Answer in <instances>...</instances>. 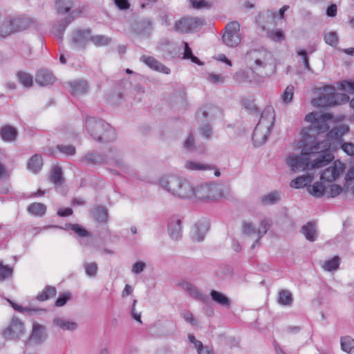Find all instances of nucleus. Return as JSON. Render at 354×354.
<instances>
[{
	"label": "nucleus",
	"instance_id": "obj_55",
	"mask_svg": "<svg viewBox=\"0 0 354 354\" xmlns=\"http://www.w3.org/2000/svg\"><path fill=\"white\" fill-rule=\"evenodd\" d=\"M199 131L201 136L207 140H209L212 136V129L209 124L201 125Z\"/></svg>",
	"mask_w": 354,
	"mask_h": 354
},
{
	"label": "nucleus",
	"instance_id": "obj_33",
	"mask_svg": "<svg viewBox=\"0 0 354 354\" xmlns=\"http://www.w3.org/2000/svg\"><path fill=\"white\" fill-rule=\"evenodd\" d=\"M184 148L190 152L199 151L201 153H205L206 149L203 146L201 149H198L195 145V140L192 133H189L183 142Z\"/></svg>",
	"mask_w": 354,
	"mask_h": 354
},
{
	"label": "nucleus",
	"instance_id": "obj_17",
	"mask_svg": "<svg viewBox=\"0 0 354 354\" xmlns=\"http://www.w3.org/2000/svg\"><path fill=\"white\" fill-rule=\"evenodd\" d=\"M140 60L155 71L165 74H169L170 73V69L169 68L159 62L153 57L144 55L141 57Z\"/></svg>",
	"mask_w": 354,
	"mask_h": 354
},
{
	"label": "nucleus",
	"instance_id": "obj_24",
	"mask_svg": "<svg viewBox=\"0 0 354 354\" xmlns=\"http://www.w3.org/2000/svg\"><path fill=\"white\" fill-rule=\"evenodd\" d=\"M301 232L309 241L313 242L317 239V232L316 225L312 222H308L303 225L301 229Z\"/></svg>",
	"mask_w": 354,
	"mask_h": 354
},
{
	"label": "nucleus",
	"instance_id": "obj_14",
	"mask_svg": "<svg viewBox=\"0 0 354 354\" xmlns=\"http://www.w3.org/2000/svg\"><path fill=\"white\" fill-rule=\"evenodd\" d=\"M91 29H77L71 35V41L74 48H84L89 41Z\"/></svg>",
	"mask_w": 354,
	"mask_h": 354
},
{
	"label": "nucleus",
	"instance_id": "obj_16",
	"mask_svg": "<svg viewBox=\"0 0 354 354\" xmlns=\"http://www.w3.org/2000/svg\"><path fill=\"white\" fill-rule=\"evenodd\" d=\"M55 80V77L51 71L47 69H41L37 71L35 76V82L40 86H47L53 84Z\"/></svg>",
	"mask_w": 354,
	"mask_h": 354
},
{
	"label": "nucleus",
	"instance_id": "obj_39",
	"mask_svg": "<svg viewBox=\"0 0 354 354\" xmlns=\"http://www.w3.org/2000/svg\"><path fill=\"white\" fill-rule=\"evenodd\" d=\"M340 263V259L338 256H335L332 259L325 261L322 265L324 270L333 272L338 269Z\"/></svg>",
	"mask_w": 354,
	"mask_h": 354
},
{
	"label": "nucleus",
	"instance_id": "obj_52",
	"mask_svg": "<svg viewBox=\"0 0 354 354\" xmlns=\"http://www.w3.org/2000/svg\"><path fill=\"white\" fill-rule=\"evenodd\" d=\"M86 274L90 277H95L97 274L98 266L95 262L86 263L84 265Z\"/></svg>",
	"mask_w": 354,
	"mask_h": 354
},
{
	"label": "nucleus",
	"instance_id": "obj_28",
	"mask_svg": "<svg viewBox=\"0 0 354 354\" xmlns=\"http://www.w3.org/2000/svg\"><path fill=\"white\" fill-rule=\"evenodd\" d=\"M209 201H215L224 196V188L217 183L208 184Z\"/></svg>",
	"mask_w": 354,
	"mask_h": 354
},
{
	"label": "nucleus",
	"instance_id": "obj_48",
	"mask_svg": "<svg viewBox=\"0 0 354 354\" xmlns=\"http://www.w3.org/2000/svg\"><path fill=\"white\" fill-rule=\"evenodd\" d=\"M13 33L12 29L11 28L10 24L9 23L7 17L0 25V37L5 38Z\"/></svg>",
	"mask_w": 354,
	"mask_h": 354
},
{
	"label": "nucleus",
	"instance_id": "obj_12",
	"mask_svg": "<svg viewBox=\"0 0 354 354\" xmlns=\"http://www.w3.org/2000/svg\"><path fill=\"white\" fill-rule=\"evenodd\" d=\"M344 169V165L340 161H335L331 166L325 169L321 174L320 180L332 183L339 178Z\"/></svg>",
	"mask_w": 354,
	"mask_h": 354
},
{
	"label": "nucleus",
	"instance_id": "obj_7",
	"mask_svg": "<svg viewBox=\"0 0 354 354\" xmlns=\"http://www.w3.org/2000/svg\"><path fill=\"white\" fill-rule=\"evenodd\" d=\"M240 24L237 21L228 23L225 26V32L223 35V43L229 47L237 46L241 41L239 32Z\"/></svg>",
	"mask_w": 354,
	"mask_h": 354
},
{
	"label": "nucleus",
	"instance_id": "obj_23",
	"mask_svg": "<svg viewBox=\"0 0 354 354\" xmlns=\"http://www.w3.org/2000/svg\"><path fill=\"white\" fill-rule=\"evenodd\" d=\"M209 230V224L206 221H198L196 223L194 230L193 232V239L201 241L204 239V236L206 232Z\"/></svg>",
	"mask_w": 354,
	"mask_h": 354
},
{
	"label": "nucleus",
	"instance_id": "obj_34",
	"mask_svg": "<svg viewBox=\"0 0 354 354\" xmlns=\"http://www.w3.org/2000/svg\"><path fill=\"white\" fill-rule=\"evenodd\" d=\"M73 0H57L56 1V10L59 14L68 13L74 6Z\"/></svg>",
	"mask_w": 354,
	"mask_h": 354
},
{
	"label": "nucleus",
	"instance_id": "obj_45",
	"mask_svg": "<svg viewBox=\"0 0 354 354\" xmlns=\"http://www.w3.org/2000/svg\"><path fill=\"white\" fill-rule=\"evenodd\" d=\"M50 180L55 184H61L64 178L62 177V171L60 167L55 166L50 173Z\"/></svg>",
	"mask_w": 354,
	"mask_h": 354
},
{
	"label": "nucleus",
	"instance_id": "obj_22",
	"mask_svg": "<svg viewBox=\"0 0 354 354\" xmlns=\"http://www.w3.org/2000/svg\"><path fill=\"white\" fill-rule=\"evenodd\" d=\"M181 286L183 290H186L193 298L201 300L203 302L206 301L207 296L203 295L196 286L189 282H183L181 284Z\"/></svg>",
	"mask_w": 354,
	"mask_h": 354
},
{
	"label": "nucleus",
	"instance_id": "obj_13",
	"mask_svg": "<svg viewBox=\"0 0 354 354\" xmlns=\"http://www.w3.org/2000/svg\"><path fill=\"white\" fill-rule=\"evenodd\" d=\"M48 337L46 328L44 325L34 322L31 334L29 338L26 340V344H33L35 345H40L44 343Z\"/></svg>",
	"mask_w": 354,
	"mask_h": 354
},
{
	"label": "nucleus",
	"instance_id": "obj_62",
	"mask_svg": "<svg viewBox=\"0 0 354 354\" xmlns=\"http://www.w3.org/2000/svg\"><path fill=\"white\" fill-rule=\"evenodd\" d=\"M342 192V188L341 186L333 184L330 186L329 194L328 195V197L334 198L340 194Z\"/></svg>",
	"mask_w": 354,
	"mask_h": 354
},
{
	"label": "nucleus",
	"instance_id": "obj_46",
	"mask_svg": "<svg viewBox=\"0 0 354 354\" xmlns=\"http://www.w3.org/2000/svg\"><path fill=\"white\" fill-rule=\"evenodd\" d=\"M183 44L184 45V53L183 58L186 59H190L192 62L201 65L202 63L198 58L192 54V50L189 46V44L187 42H183Z\"/></svg>",
	"mask_w": 354,
	"mask_h": 354
},
{
	"label": "nucleus",
	"instance_id": "obj_57",
	"mask_svg": "<svg viewBox=\"0 0 354 354\" xmlns=\"http://www.w3.org/2000/svg\"><path fill=\"white\" fill-rule=\"evenodd\" d=\"M324 40L328 44L332 46H337L338 43V37L335 32H330L326 34L324 36Z\"/></svg>",
	"mask_w": 354,
	"mask_h": 354
},
{
	"label": "nucleus",
	"instance_id": "obj_10",
	"mask_svg": "<svg viewBox=\"0 0 354 354\" xmlns=\"http://www.w3.org/2000/svg\"><path fill=\"white\" fill-rule=\"evenodd\" d=\"M24 333V323L18 318H12L9 326L3 330V335L5 339L9 340H18Z\"/></svg>",
	"mask_w": 354,
	"mask_h": 354
},
{
	"label": "nucleus",
	"instance_id": "obj_5",
	"mask_svg": "<svg viewBox=\"0 0 354 354\" xmlns=\"http://www.w3.org/2000/svg\"><path fill=\"white\" fill-rule=\"evenodd\" d=\"M245 60L253 70L260 71L270 64L271 54L263 50H252L245 55Z\"/></svg>",
	"mask_w": 354,
	"mask_h": 354
},
{
	"label": "nucleus",
	"instance_id": "obj_40",
	"mask_svg": "<svg viewBox=\"0 0 354 354\" xmlns=\"http://www.w3.org/2000/svg\"><path fill=\"white\" fill-rule=\"evenodd\" d=\"M280 200V194L277 192H272L261 198V202L264 205H272Z\"/></svg>",
	"mask_w": 354,
	"mask_h": 354
},
{
	"label": "nucleus",
	"instance_id": "obj_25",
	"mask_svg": "<svg viewBox=\"0 0 354 354\" xmlns=\"http://www.w3.org/2000/svg\"><path fill=\"white\" fill-rule=\"evenodd\" d=\"M184 167L187 170L195 171L212 170L214 169L213 165L194 160H186L184 163Z\"/></svg>",
	"mask_w": 354,
	"mask_h": 354
},
{
	"label": "nucleus",
	"instance_id": "obj_51",
	"mask_svg": "<svg viewBox=\"0 0 354 354\" xmlns=\"http://www.w3.org/2000/svg\"><path fill=\"white\" fill-rule=\"evenodd\" d=\"M295 88L292 85H288L281 95L282 102L285 104L290 103L293 97Z\"/></svg>",
	"mask_w": 354,
	"mask_h": 354
},
{
	"label": "nucleus",
	"instance_id": "obj_1",
	"mask_svg": "<svg viewBox=\"0 0 354 354\" xmlns=\"http://www.w3.org/2000/svg\"><path fill=\"white\" fill-rule=\"evenodd\" d=\"M331 118L330 113H310L306 115L305 120L310 124L301 130L302 151L299 155H289L286 159L292 171L321 168L333 160L334 156L330 151V141L328 139L319 142L315 141L316 134L328 130V121Z\"/></svg>",
	"mask_w": 354,
	"mask_h": 354
},
{
	"label": "nucleus",
	"instance_id": "obj_20",
	"mask_svg": "<svg viewBox=\"0 0 354 354\" xmlns=\"http://www.w3.org/2000/svg\"><path fill=\"white\" fill-rule=\"evenodd\" d=\"M18 136L17 129L11 125H5L0 128V137L7 142H12L16 140Z\"/></svg>",
	"mask_w": 354,
	"mask_h": 354
},
{
	"label": "nucleus",
	"instance_id": "obj_26",
	"mask_svg": "<svg viewBox=\"0 0 354 354\" xmlns=\"http://www.w3.org/2000/svg\"><path fill=\"white\" fill-rule=\"evenodd\" d=\"M210 296L212 299L217 304L226 308L230 306V299L222 292L212 290L210 292Z\"/></svg>",
	"mask_w": 354,
	"mask_h": 354
},
{
	"label": "nucleus",
	"instance_id": "obj_29",
	"mask_svg": "<svg viewBox=\"0 0 354 354\" xmlns=\"http://www.w3.org/2000/svg\"><path fill=\"white\" fill-rule=\"evenodd\" d=\"M323 181L316 182L307 187L308 192L316 198L322 197L326 193V187L323 185Z\"/></svg>",
	"mask_w": 354,
	"mask_h": 354
},
{
	"label": "nucleus",
	"instance_id": "obj_35",
	"mask_svg": "<svg viewBox=\"0 0 354 354\" xmlns=\"http://www.w3.org/2000/svg\"><path fill=\"white\" fill-rule=\"evenodd\" d=\"M89 41H91L96 46L102 47L108 46L109 44H111L112 39L109 37L102 35H91Z\"/></svg>",
	"mask_w": 354,
	"mask_h": 354
},
{
	"label": "nucleus",
	"instance_id": "obj_3",
	"mask_svg": "<svg viewBox=\"0 0 354 354\" xmlns=\"http://www.w3.org/2000/svg\"><path fill=\"white\" fill-rule=\"evenodd\" d=\"M274 119L273 109L272 107L266 108L262 112L252 134V140L255 145L259 146L266 142L274 125Z\"/></svg>",
	"mask_w": 354,
	"mask_h": 354
},
{
	"label": "nucleus",
	"instance_id": "obj_8",
	"mask_svg": "<svg viewBox=\"0 0 354 354\" xmlns=\"http://www.w3.org/2000/svg\"><path fill=\"white\" fill-rule=\"evenodd\" d=\"M204 20L199 17H187L176 21L174 30L180 33H187L202 27Z\"/></svg>",
	"mask_w": 354,
	"mask_h": 354
},
{
	"label": "nucleus",
	"instance_id": "obj_18",
	"mask_svg": "<svg viewBox=\"0 0 354 354\" xmlns=\"http://www.w3.org/2000/svg\"><path fill=\"white\" fill-rule=\"evenodd\" d=\"M168 232L172 239L178 240L181 237V221L177 217H172L168 224Z\"/></svg>",
	"mask_w": 354,
	"mask_h": 354
},
{
	"label": "nucleus",
	"instance_id": "obj_11",
	"mask_svg": "<svg viewBox=\"0 0 354 354\" xmlns=\"http://www.w3.org/2000/svg\"><path fill=\"white\" fill-rule=\"evenodd\" d=\"M7 19L10 24L13 33L24 31L29 28L37 26V21L32 18L9 16Z\"/></svg>",
	"mask_w": 354,
	"mask_h": 354
},
{
	"label": "nucleus",
	"instance_id": "obj_61",
	"mask_svg": "<svg viewBox=\"0 0 354 354\" xmlns=\"http://www.w3.org/2000/svg\"><path fill=\"white\" fill-rule=\"evenodd\" d=\"M269 36L275 41H281L284 39L283 32L281 29L271 31L269 33Z\"/></svg>",
	"mask_w": 354,
	"mask_h": 354
},
{
	"label": "nucleus",
	"instance_id": "obj_58",
	"mask_svg": "<svg viewBox=\"0 0 354 354\" xmlns=\"http://www.w3.org/2000/svg\"><path fill=\"white\" fill-rule=\"evenodd\" d=\"M339 89L351 94H354V82L344 81L339 84Z\"/></svg>",
	"mask_w": 354,
	"mask_h": 354
},
{
	"label": "nucleus",
	"instance_id": "obj_50",
	"mask_svg": "<svg viewBox=\"0 0 354 354\" xmlns=\"http://www.w3.org/2000/svg\"><path fill=\"white\" fill-rule=\"evenodd\" d=\"M66 228L71 229L75 234L81 237H86L89 235V232L78 224H68L66 225Z\"/></svg>",
	"mask_w": 354,
	"mask_h": 354
},
{
	"label": "nucleus",
	"instance_id": "obj_4",
	"mask_svg": "<svg viewBox=\"0 0 354 354\" xmlns=\"http://www.w3.org/2000/svg\"><path fill=\"white\" fill-rule=\"evenodd\" d=\"M86 129L90 136L96 141L110 142L115 138V131L109 124L100 119L88 118Z\"/></svg>",
	"mask_w": 354,
	"mask_h": 354
},
{
	"label": "nucleus",
	"instance_id": "obj_44",
	"mask_svg": "<svg viewBox=\"0 0 354 354\" xmlns=\"http://www.w3.org/2000/svg\"><path fill=\"white\" fill-rule=\"evenodd\" d=\"M292 294L290 291L286 290H283L279 292L278 302L284 306H289L292 304Z\"/></svg>",
	"mask_w": 354,
	"mask_h": 354
},
{
	"label": "nucleus",
	"instance_id": "obj_2",
	"mask_svg": "<svg viewBox=\"0 0 354 354\" xmlns=\"http://www.w3.org/2000/svg\"><path fill=\"white\" fill-rule=\"evenodd\" d=\"M159 184L167 192L178 198H187L194 196L201 201H209L208 184L194 189L187 180L173 175L162 177Z\"/></svg>",
	"mask_w": 354,
	"mask_h": 354
},
{
	"label": "nucleus",
	"instance_id": "obj_9",
	"mask_svg": "<svg viewBox=\"0 0 354 354\" xmlns=\"http://www.w3.org/2000/svg\"><path fill=\"white\" fill-rule=\"evenodd\" d=\"M222 115L221 110L212 104H205L196 112V120L198 122H212Z\"/></svg>",
	"mask_w": 354,
	"mask_h": 354
},
{
	"label": "nucleus",
	"instance_id": "obj_63",
	"mask_svg": "<svg viewBox=\"0 0 354 354\" xmlns=\"http://www.w3.org/2000/svg\"><path fill=\"white\" fill-rule=\"evenodd\" d=\"M146 267V264L142 261H138L132 266V272L136 274H140Z\"/></svg>",
	"mask_w": 354,
	"mask_h": 354
},
{
	"label": "nucleus",
	"instance_id": "obj_15",
	"mask_svg": "<svg viewBox=\"0 0 354 354\" xmlns=\"http://www.w3.org/2000/svg\"><path fill=\"white\" fill-rule=\"evenodd\" d=\"M52 324L54 327L58 328L64 331H74L78 328V324L77 322L63 317H55L53 319Z\"/></svg>",
	"mask_w": 354,
	"mask_h": 354
},
{
	"label": "nucleus",
	"instance_id": "obj_59",
	"mask_svg": "<svg viewBox=\"0 0 354 354\" xmlns=\"http://www.w3.org/2000/svg\"><path fill=\"white\" fill-rule=\"evenodd\" d=\"M57 149L62 153L66 155H74L75 153V147L73 145H59Z\"/></svg>",
	"mask_w": 354,
	"mask_h": 354
},
{
	"label": "nucleus",
	"instance_id": "obj_64",
	"mask_svg": "<svg viewBox=\"0 0 354 354\" xmlns=\"http://www.w3.org/2000/svg\"><path fill=\"white\" fill-rule=\"evenodd\" d=\"M342 150L348 155H354V144L351 142H345L342 145Z\"/></svg>",
	"mask_w": 354,
	"mask_h": 354
},
{
	"label": "nucleus",
	"instance_id": "obj_49",
	"mask_svg": "<svg viewBox=\"0 0 354 354\" xmlns=\"http://www.w3.org/2000/svg\"><path fill=\"white\" fill-rule=\"evenodd\" d=\"M207 80L214 84H223L225 77L221 74H217L214 73H209L207 74Z\"/></svg>",
	"mask_w": 354,
	"mask_h": 354
},
{
	"label": "nucleus",
	"instance_id": "obj_56",
	"mask_svg": "<svg viewBox=\"0 0 354 354\" xmlns=\"http://www.w3.org/2000/svg\"><path fill=\"white\" fill-rule=\"evenodd\" d=\"M12 305V306L14 308L15 310L19 311V312H21V313H31V312H34V313H38V312H46V310L45 309H37V308H24L21 306H19L16 304H14L12 302H11L10 301H9Z\"/></svg>",
	"mask_w": 354,
	"mask_h": 354
},
{
	"label": "nucleus",
	"instance_id": "obj_36",
	"mask_svg": "<svg viewBox=\"0 0 354 354\" xmlns=\"http://www.w3.org/2000/svg\"><path fill=\"white\" fill-rule=\"evenodd\" d=\"M28 211L34 216H42L46 212V206L41 203H33L28 206Z\"/></svg>",
	"mask_w": 354,
	"mask_h": 354
},
{
	"label": "nucleus",
	"instance_id": "obj_32",
	"mask_svg": "<svg viewBox=\"0 0 354 354\" xmlns=\"http://www.w3.org/2000/svg\"><path fill=\"white\" fill-rule=\"evenodd\" d=\"M313 178V176L310 174H306L305 175L298 176L291 181L290 186L296 189L304 187L308 183H311Z\"/></svg>",
	"mask_w": 354,
	"mask_h": 354
},
{
	"label": "nucleus",
	"instance_id": "obj_21",
	"mask_svg": "<svg viewBox=\"0 0 354 354\" xmlns=\"http://www.w3.org/2000/svg\"><path fill=\"white\" fill-rule=\"evenodd\" d=\"M105 160L104 156L102 154L89 152L83 155L80 161L86 165H96L104 163Z\"/></svg>",
	"mask_w": 354,
	"mask_h": 354
},
{
	"label": "nucleus",
	"instance_id": "obj_31",
	"mask_svg": "<svg viewBox=\"0 0 354 354\" xmlns=\"http://www.w3.org/2000/svg\"><path fill=\"white\" fill-rule=\"evenodd\" d=\"M43 166V159L41 155L35 154L28 161V168L33 173L39 172Z\"/></svg>",
	"mask_w": 354,
	"mask_h": 354
},
{
	"label": "nucleus",
	"instance_id": "obj_27",
	"mask_svg": "<svg viewBox=\"0 0 354 354\" xmlns=\"http://www.w3.org/2000/svg\"><path fill=\"white\" fill-rule=\"evenodd\" d=\"M71 94L74 96L84 94L88 91V84L84 80L74 81L71 83Z\"/></svg>",
	"mask_w": 354,
	"mask_h": 354
},
{
	"label": "nucleus",
	"instance_id": "obj_54",
	"mask_svg": "<svg viewBox=\"0 0 354 354\" xmlns=\"http://www.w3.org/2000/svg\"><path fill=\"white\" fill-rule=\"evenodd\" d=\"M297 55L298 56L301 57L302 62L304 63L305 68L308 71H311L312 69H311L310 64H309L307 52L305 50L298 49V50H297Z\"/></svg>",
	"mask_w": 354,
	"mask_h": 354
},
{
	"label": "nucleus",
	"instance_id": "obj_38",
	"mask_svg": "<svg viewBox=\"0 0 354 354\" xmlns=\"http://www.w3.org/2000/svg\"><path fill=\"white\" fill-rule=\"evenodd\" d=\"M19 82L25 87L30 88L33 84L32 76L24 71H19L17 74Z\"/></svg>",
	"mask_w": 354,
	"mask_h": 354
},
{
	"label": "nucleus",
	"instance_id": "obj_43",
	"mask_svg": "<svg viewBox=\"0 0 354 354\" xmlns=\"http://www.w3.org/2000/svg\"><path fill=\"white\" fill-rule=\"evenodd\" d=\"M349 130V128L346 125H341L339 127H335L331 129L328 133V136L331 138H338L342 137L346 133H347Z\"/></svg>",
	"mask_w": 354,
	"mask_h": 354
},
{
	"label": "nucleus",
	"instance_id": "obj_60",
	"mask_svg": "<svg viewBox=\"0 0 354 354\" xmlns=\"http://www.w3.org/2000/svg\"><path fill=\"white\" fill-rule=\"evenodd\" d=\"M192 7L196 9L209 8L211 4L205 0H189Z\"/></svg>",
	"mask_w": 354,
	"mask_h": 354
},
{
	"label": "nucleus",
	"instance_id": "obj_30",
	"mask_svg": "<svg viewBox=\"0 0 354 354\" xmlns=\"http://www.w3.org/2000/svg\"><path fill=\"white\" fill-rule=\"evenodd\" d=\"M271 226L270 221L268 219H263L259 225V227L257 230V239L254 241V243L252 245L251 248L253 249L255 248L257 244H259L261 239L267 233L268 230L270 229Z\"/></svg>",
	"mask_w": 354,
	"mask_h": 354
},
{
	"label": "nucleus",
	"instance_id": "obj_6",
	"mask_svg": "<svg viewBox=\"0 0 354 354\" xmlns=\"http://www.w3.org/2000/svg\"><path fill=\"white\" fill-rule=\"evenodd\" d=\"M346 102L349 97L345 94H338L335 92L332 86L324 88V93L317 99V105L319 106H330L339 104V101Z\"/></svg>",
	"mask_w": 354,
	"mask_h": 354
},
{
	"label": "nucleus",
	"instance_id": "obj_37",
	"mask_svg": "<svg viewBox=\"0 0 354 354\" xmlns=\"http://www.w3.org/2000/svg\"><path fill=\"white\" fill-rule=\"evenodd\" d=\"M56 292L57 291L55 287L48 286L37 295V299L40 301H46L55 296Z\"/></svg>",
	"mask_w": 354,
	"mask_h": 354
},
{
	"label": "nucleus",
	"instance_id": "obj_42",
	"mask_svg": "<svg viewBox=\"0 0 354 354\" xmlns=\"http://www.w3.org/2000/svg\"><path fill=\"white\" fill-rule=\"evenodd\" d=\"M341 348L344 352L351 354L354 351V339L349 336L342 337Z\"/></svg>",
	"mask_w": 354,
	"mask_h": 354
},
{
	"label": "nucleus",
	"instance_id": "obj_19",
	"mask_svg": "<svg viewBox=\"0 0 354 354\" xmlns=\"http://www.w3.org/2000/svg\"><path fill=\"white\" fill-rule=\"evenodd\" d=\"M73 13V11L71 12L67 17L63 20L59 21L53 26V32L58 39L62 40L64 32L65 31L67 26L73 21V17L71 16Z\"/></svg>",
	"mask_w": 354,
	"mask_h": 354
},
{
	"label": "nucleus",
	"instance_id": "obj_47",
	"mask_svg": "<svg viewBox=\"0 0 354 354\" xmlns=\"http://www.w3.org/2000/svg\"><path fill=\"white\" fill-rule=\"evenodd\" d=\"M242 233L245 236H251L254 234H257V230L254 227V225L248 221H243L242 223Z\"/></svg>",
	"mask_w": 354,
	"mask_h": 354
},
{
	"label": "nucleus",
	"instance_id": "obj_53",
	"mask_svg": "<svg viewBox=\"0 0 354 354\" xmlns=\"http://www.w3.org/2000/svg\"><path fill=\"white\" fill-rule=\"evenodd\" d=\"M12 274V268L8 266H3L2 263L0 262V281H3L10 277Z\"/></svg>",
	"mask_w": 354,
	"mask_h": 354
},
{
	"label": "nucleus",
	"instance_id": "obj_41",
	"mask_svg": "<svg viewBox=\"0 0 354 354\" xmlns=\"http://www.w3.org/2000/svg\"><path fill=\"white\" fill-rule=\"evenodd\" d=\"M93 215L95 221L100 223H104L108 218L107 209L104 207H97L94 209Z\"/></svg>",
	"mask_w": 354,
	"mask_h": 354
}]
</instances>
